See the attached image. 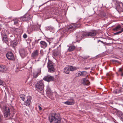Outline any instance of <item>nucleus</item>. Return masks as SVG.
<instances>
[{"label": "nucleus", "instance_id": "c85d7f7f", "mask_svg": "<svg viewBox=\"0 0 123 123\" xmlns=\"http://www.w3.org/2000/svg\"><path fill=\"white\" fill-rule=\"evenodd\" d=\"M123 69L121 68H120L119 69L118 72L120 74H121V76H123V73L122 71Z\"/></svg>", "mask_w": 123, "mask_h": 123}, {"label": "nucleus", "instance_id": "4c0bfd02", "mask_svg": "<svg viewBox=\"0 0 123 123\" xmlns=\"http://www.w3.org/2000/svg\"><path fill=\"white\" fill-rule=\"evenodd\" d=\"M106 16V14L104 12H103L102 14V17H105Z\"/></svg>", "mask_w": 123, "mask_h": 123}, {"label": "nucleus", "instance_id": "bb28decb", "mask_svg": "<svg viewBox=\"0 0 123 123\" xmlns=\"http://www.w3.org/2000/svg\"><path fill=\"white\" fill-rule=\"evenodd\" d=\"M117 114L121 117H123V114L121 111H117Z\"/></svg>", "mask_w": 123, "mask_h": 123}, {"label": "nucleus", "instance_id": "a878e982", "mask_svg": "<svg viewBox=\"0 0 123 123\" xmlns=\"http://www.w3.org/2000/svg\"><path fill=\"white\" fill-rule=\"evenodd\" d=\"M121 92L120 89L119 88L113 91V92L115 94H117L120 93Z\"/></svg>", "mask_w": 123, "mask_h": 123}, {"label": "nucleus", "instance_id": "39448f33", "mask_svg": "<svg viewBox=\"0 0 123 123\" xmlns=\"http://www.w3.org/2000/svg\"><path fill=\"white\" fill-rule=\"evenodd\" d=\"M47 67L48 68V71L49 72L53 73L55 70L54 65L50 61L48 62Z\"/></svg>", "mask_w": 123, "mask_h": 123}, {"label": "nucleus", "instance_id": "aec40b11", "mask_svg": "<svg viewBox=\"0 0 123 123\" xmlns=\"http://www.w3.org/2000/svg\"><path fill=\"white\" fill-rule=\"evenodd\" d=\"M121 28V27L120 25H118L115 28H113L112 29L113 31H118L120 30Z\"/></svg>", "mask_w": 123, "mask_h": 123}, {"label": "nucleus", "instance_id": "6e6d98bb", "mask_svg": "<svg viewBox=\"0 0 123 123\" xmlns=\"http://www.w3.org/2000/svg\"><path fill=\"white\" fill-rule=\"evenodd\" d=\"M15 71H16V72H18V71L16 70Z\"/></svg>", "mask_w": 123, "mask_h": 123}, {"label": "nucleus", "instance_id": "c756f323", "mask_svg": "<svg viewBox=\"0 0 123 123\" xmlns=\"http://www.w3.org/2000/svg\"><path fill=\"white\" fill-rule=\"evenodd\" d=\"M38 73H35L33 74V77L34 78H36L38 75Z\"/></svg>", "mask_w": 123, "mask_h": 123}, {"label": "nucleus", "instance_id": "a18cd8bd", "mask_svg": "<svg viewBox=\"0 0 123 123\" xmlns=\"http://www.w3.org/2000/svg\"><path fill=\"white\" fill-rule=\"evenodd\" d=\"M49 1H48L45 3H43V4H42V5H41L40 6H39V7H40V6H43V5H44L45 4H46V3H47V2H48Z\"/></svg>", "mask_w": 123, "mask_h": 123}, {"label": "nucleus", "instance_id": "2f4dec72", "mask_svg": "<svg viewBox=\"0 0 123 123\" xmlns=\"http://www.w3.org/2000/svg\"><path fill=\"white\" fill-rule=\"evenodd\" d=\"M81 76H84L86 75L87 74V72L86 71H83L81 72Z\"/></svg>", "mask_w": 123, "mask_h": 123}, {"label": "nucleus", "instance_id": "f03ea898", "mask_svg": "<svg viewBox=\"0 0 123 123\" xmlns=\"http://www.w3.org/2000/svg\"><path fill=\"white\" fill-rule=\"evenodd\" d=\"M97 33V31L96 30H91L89 32H85V33L83 34V35L86 37H93L96 36Z\"/></svg>", "mask_w": 123, "mask_h": 123}, {"label": "nucleus", "instance_id": "1a4fd4ad", "mask_svg": "<svg viewBox=\"0 0 123 123\" xmlns=\"http://www.w3.org/2000/svg\"><path fill=\"white\" fill-rule=\"evenodd\" d=\"M4 113L6 117H8L10 114L9 108L8 107H4L3 108Z\"/></svg>", "mask_w": 123, "mask_h": 123}, {"label": "nucleus", "instance_id": "f3484780", "mask_svg": "<svg viewBox=\"0 0 123 123\" xmlns=\"http://www.w3.org/2000/svg\"><path fill=\"white\" fill-rule=\"evenodd\" d=\"M71 101H66L64 103L68 105H74V101L73 99H70Z\"/></svg>", "mask_w": 123, "mask_h": 123}, {"label": "nucleus", "instance_id": "e433bc0d", "mask_svg": "<svg viewBox=\"0 0 123 123\" xmlns=\"http://www.w3.org/2000/svg\"><path fill=\"white\" fill-rule=\"evenodd\" d=\"M36 27V26H31V28H32V30H31V31H32L33 30H35V28Z\"/></svg>", "mask_w": 123, "mask_h": 123}, {"label": "nucleus", "instance_id": "72a5a7b5", "mask_svg": "<svg viewBox=\"0 0 123 123\" xmlns=\"http://www.w3.org/2000/svg\"><path fill=\"white\" fill-rule=\"evenodd\" d=\"M46 28L47 29L49 30H52L53 29V28L52 26H48L46 27Z\"/></svg>", "mask_w": 123, "mask_h": 123}, {"label": "nucleus", "instance_id": "603ef678", "mask_svg": "<svg viewBox=\"0 0 123 123\" xmlns=\"http://www.w3.org/2000/svg\"><path fill=\"white\" fill-rule=\"evenodd\" d=\"M17 69H18V70H20L19 69V67H17Z\"/></svg>", "mask_w": 123, "mask_h": 123}, {"label": "nucleus", "instance_id": "9b49d317", "mask_svg": "<svg viewBox=\"0 0 123 123\" xmlns=\"http://www.w3.org/2000/svg\"><path fill=\"white\" fill-rule=\"evenodd\" d=\"M85 33V32H80L77 33V35L76 36L77 38H78V40H81L84 38V37H86L83 35V34Z\"/></svg>", "mask_w": 123, "mask_h": 123}, {"label": "nucleus", "instance_id": "4be33fe9", "mask_svg": "<svg viewBox=\"0 0 123 123\" xmlns=\"http://www.w3.org/2000/svg\"><path fill=\"white\" fill-rule=\"evenodd\" d=\"M46 92L47 93L50 94L51 93V90L50 88L48 87L46 90Z\"/></svg>", "mask_w": 123, "mask_h": 123}, {"label": "nucleus", "instance_id": "8fccbe9b", "mask_svg": "<svg viewBox=\"0 0 123 123\" xmlns=\"http://www.w3.org/2000/svg\"><path fill=\"white\" fill-rule=\"evenodd\" d=\"M109 74L108 73H107L106 74V75L108 76H109Z\"/></svg>", "mask_w": 123, "mask_h": 123}, {"label": "nucleus", "instance_id": "20e7f679", "mask_svg": "<svg viewBox=\"0 0 123 123\" xmlns=\"http://www.w3.org/2000/svg\"><path fill=\"white\" fill-rule=\"evenodd\" d=\"M116 6L117 10L118 12H123V4L122 2H117Z\"/></svg>", "mask_w": 123, "mask_h": 123}, {"label": "nucleus", "instance_id": "ddd939ff", "mask_svg": "<svg viewBox=\"0 0 123 123\" xmlns=\"http://www.w3.org/2000/svg\"><path fill=\"white\" fill-rule=\"evenodd\" d=\"M2 40L5 43L7 44L8 42L7 38V35L5 33L3 32L2 35Z\"/></svg>", "mask_w": 123, "mask_h": 123}, {"label": "nucleus", "instance_id": "c9c22d12", "mask_svg": "<svg viewBox=\"0 0 123 123\" xmlns=\"http://www.w3.org/2000/svg\"><path fill=\"white\" fill-rule=\"evenodd\" d=\"M111 62H115L116 63L119 62L115 60H111Z\"/></svg>", "mask_w": 123, "mask_h": 123}, {"label": "nucleus", "instance_id": "4468645a", "mask_svg": "<svg viewBox=\"0 0 123 123\" xmlns=\"http://www.w3.org/2000/svg\"><path fill=\"white\" fill-rule=\"evenodd\" d=\"M7 68L5 66L3 65L0 66V71L2 73H5L7 70Z\"/></svg>", "mask_w": 123, "mask_h": 123}, {"label": "nucleus", "instance_id": "a19ab883", "mask_svg": "<svg viewBox=\"0 0 123 123\" xmlns=\"http://www.w3.org/2000/svg\"><path fill=\"white\" fill-rule=\"evenodd\" d=\"M81 72H78V76H81Z\"/></svg>", "mask_w": 123, "mask_h": 123}, {"label": "nucleus", "instance_id": "f8f14e48", "mask_svg": "<svg viewBox=\"0 0 123 123\" xmlns=\"http://www.w3.org/2000/svg\"><path fill=\"white\" fill-rule=\"evenodd\" d=\"M39 55V51L37 50L34 51L31 54V57L34 59L36 58Z\"/></svg>", "mask_w": 123, "mask_h": 123}, {"label": "nucleus", "instance_id": "2eb2a0df", "mask_svg": "<svg viewBox=\"0 0 123 123\" xmlns=\"http://www.w3.org/2000/svg\"><path fill=\"white\" fill-rule=\"evenodd\" d=\"M82 81V84L84 85H89L90 82L86 78H83Z\"/></svg>", "mask_w": 123, "mask_h": 123}, {"label": "nucleus", "instance_id": "393cba45", "mask_svg": "<svg viewBox=\"0 0 123 123\" xmlns=\"http://www.w3.org/2000/svg\"><path fill=\"white\" fill-rule=\"evenodd\" d=\"M11 45H16L17 43L18 42L15 41H11L10 42Z\"/></svg>", "mask_w": 123, "mask_h": 123}, {"label": "nucleus", "instance_id": "423d86ee", "mask_svg": "<svg viewBox=\"0 0 123 123\" xmlns=\"http://www.w3.org/2000/svg\"><path fill=\"white\" fill-rule=\"evenodd\" d=\"M19 52L20 56L22 58H24L28 54L27 50L24 49H20Z\"/></svg>", "mask_w": 123, "mask_h": 123}, {"label": "nucleus", "instance_id": "6ab92c4d", "mask_svg": "<svg viewBox=\"0 0 123 123\" xmlns=\"http://www.w3.org/2000/svg\"><path fill=\"white\" fill-rule=\"evenodd\" d=\"M70 70L68 66L64 68V73L67 74H69V73Z\"/></svg>", "mask_w": 123, "mask_h": 123}, {"label": "nucleus", "instance_id": "ea45409f", "mask_svg": "<svg viewBox=\"0 0 123 123\" xmlns=\"http://www.w3.org/2000/svg\"><path fill=\"white\" fill-rule=\"evenodd\" d=\"M3 84V81L0 79V85H2Z\"/></svg>", "mask_w": 123, "mask_h": 123}, {"label": "nucleus", "instance_id": "412c9836", "mask_svg": "<svg viewBox=\"0 0 123 123\" xmlns=\"http://www.w3.org/2000/svg\"><path fill=\"white\" fill-rule=\"evenodd\" d=\"M75 47L74 46H71L69 47L68 50L69 51L71 52L73 51L75 49Z\"/></svg>", "mask_w": 123, "mask_h": 123}, {"label": "nucleus", "instance_id": "b1692460", "mask_svg": "<svg viewBox=\"0 0 123 123\" xmlns=\"http://www.w3.org/2000/svg\"><path fill=\"white\" fill-rule=\"evenodd\" d=\"M21 20H22L23 21H25L27 20L28 18L26 16H24L20 18Z\"/></svg>", "mask_w": 123, "mask_h": 123}, {"label": "nucleus", "instance_id": "f704fd0d", "mask_svg": "<svg viewBox=\"0 0 123 123\" xmlns=\"http://www.w3.org/2000/svg\"><path fill=\"white\" fill-rule=\"evenodd\" d=\"M99 41H100L102 43H103V44H105V45H108L109 44V43H106V42H104L103 41H100V40H99Z\"/></svg>", "mask_w": 123, "mask_h": 123}, {"label": "nucleus", "instance_id": "de8ad7c7", "mask_svg": "<svg viewBox=\"0 0 123 123\" xmlns=\"http://www.w3.org/2000/svg\"><path fill=\"white\" fill-rule=\"evenodd\" d=\"M38 107L39 109L40 110H42V108L40 106H39Z\"/></svg>", "mask_w": 123, "mask_h": 123}, {"label": "nucleus", "instance_id": "6e6552de", "mask_svg": "<svg viewBox=\"0 0 123 123\" xmlns=\"http://www.w3.org/2000/svg\"><path fill=\"white\" fill-rule=\"evenodd\" d=\"M25 99L26 101L24 102V104L26 106H28L30 104L31 97L30 96H28L25 98Z\"/></svg>", "mask_w": 123, "mask_h": 123}, {"label": "nucleus", "instance_id": "4d7b16f0", "mask_svg": "<svg viewBox=\"0 0 123 123\" xmlns=\"http://www.w3.org/2000/svg\"><path fill=\"white\" fill-rule=\"evenodd\" d=\"M109 77V79H110V78H109V77Z\"/></svg>", "mask_w": 123, "mask_h": 123}, {"label": "nucleus", "instance_id": "7c9ffc66", "mask_svg": "<svg viewBox=\"0 0 123 123\" xmlns=\"http://www.w3.org/2000/svg\"><path fill=\"white\" fill-rule=\"evenodd\" d=\"M123 31V28L121 30V31H119L118 32H117L115 33H114V35H117L118 34L120 33H122Z\"/></svg>", "mask_w": 123, "mask_h": 123}, {"label": "nucleus", "instance_id": "473e14b6", "mask_svg": "<svg viewBox=\"0 0 123 123\" xmlns=\"http://www.w3.org/2000/svg\"><path fill=\"white\" fill-rule=\"evenodd\" d=\"M20 97L21 98V99L23 101H24L25 100V95H21L20 96Z\"/></svg>", "mask_w": 123, "mask_h": 123}, {"label": "nucleus", "instance_id": "cd10ccee", "mask_svg": "<svg viewBox=\"0 0 123 123\" xmlns=\"http://www.w3.org/2000/svg\"><path fill=\"white\" fill-rule=\"evenodd\" d=\"M14 21V24L16 25H18V21L17 19H13Z\"/></svg>", "mask_w": 123, "mask_h": 123}, {"label": "nucleus", "instance_id": "0eeeda50", "mask_svg": "<svg viewBox=\"0 0 123 123\" xmlns=\"http://www.w3.org/2000/svg\"><path fill=\"white\" fill-rule=\"evenodd\" d=\"M6 57L9 60H15L14 56L12 53L11 52H9L6 54Z\"/></svg>", "mask_w": 123, "mask_h": 123}, {"label": "nucleus", "instance_id": "5fc2aeb1", "mask_svg": "<svg viewBox=\"0 0 123 123\" xmlns=\"http://www.w3.org/2000/svg\"><path fill=\"white\" fill-rule=\"evenodd\" d=\"M50 49H51V48H49V50H50Z\"/></svg>", "mask_w": 123, "mask_h": 123}, {"label": "nucleus", "instance_id": "7ed1b4c3", "mask_svg": "<svg viewBox=\"0 0 123 123\" xmlns=\"http://www.w3.org/2000/svg\"><path fill=\"white\" fill-rule=\"evenodd\" d=\"M44 86L42 80L38 81L36 84V89L38 92L42 91L43 89Z\"/></svg>", "mask_w": 123, "mask_h": 123}, {"label": "nucleus", "instance_id": "3c124183", "mask_svg": "<svg viewBox=\"0 0 123 123\" xmlns=\"http://www.w3.org/2000/svg\"><path fill=\"white\" fill-rule=\"evenodd\" d=\"M39 40H40V39H38L37 40V41L36 42H37V43L38 42Z\"/></svg>", "mask_w": 123, "mask_h": 123}, {"label": "nucleus", "instance_id": "9d476101", "mask_svg": "<svg viewBox=\"0 0 123 123\" xmlns=\"http://www.w3.org/2000/svg\"><path fill=\"white\" fill-rule=\"evenodd\" d=\"M54 78L53 77L49 75L45 76L43 78V79L48 82L50 81H53L54 80Z\"/></svg>", "mask_w": 123, "mask_h": 123}, {"label": "nucleus", "instance_id": "c03bdc74", "mask_svg": "<svg viewBox=\"0 0 123 123\" xmlns=\"http://www.w3.org/2000/svg\"><path fill=\"white\" fill-rule=\"evenodd\" d=\"M36 41H37V40H35V41H34V42L32 43V45H35V44L36 43Z\"/></svg>", "mask_w": 123, "mask_h": 123}, {"label": "nucleus", "instance_id": "09e8293b", "mask_svg": "<svg viewBox=\"0 0 123 123\" xmlns=\"http://www.w3.org/2000/svg\"><path fill=\"white\" fill-rule=\"evenodd\" d=\"M42 62L43 63V66H44V65H45V61H43Z\"/></svg>", "mask_w": 123, "mask_h": 123}, {"label": "nucleus", "instance_id": "f257e3e1", "mask_svg": "<svg viewBox=\"0 0 123 123\" xmlns=\"http://www.w3.org/2000/svg\"><path fill=\"white\" fill-rule=\"evenodd\" d=\"M49 120L51 123H60L61 122L60 115L56 113L52 114L49 116Z\"/></svg>", "mask_w": 123, "mask_h": 123}, {"label": "nucleus", "instance_id": "79ce46f5", "mask_svg": "<svg viewBox=\"0 0 123 123\" xmlns=\"http://www.w3.org/2000/svg\"><path fill=\"white\" fill-rule=\"evenodd\" d=\"M89 57V56H86L83 57V58L84 59H87Z\"/></svg>", "mask_w": 123, "mask_h": 123}, {"label": "nucleus", "instance_id": "dca6fc26", "mask_svg": "<svg viewBox=\"0 0 123 123\" xmlns=\"http://www.w3.org/2000/svg\"><path fill=\"white\" fill-rule=\"evenodd\" d=\"M41 47L43 48H46L47 46V43L44 41H41L40 42Z\"/></svg>", "mask_w": 123, "mask_h": 123}, {"label": "nucleus", "instance_id": "58836bf2", "mask_svg": "<svg viewBox=\"0 0 123 123\" xmlns=\"http://www.w3.org/2000/svg\"><path fill=\"white\" fill-rule=\"evenodd\" d=\"M27 36L26 34H24L23 35V37L25 38H27Z\"/></svg>", "mask_w": 123, "mask_h": 123}, {"label": "nucleus", "instance_id": "49530a36", "mask_svg": "<svg viewBox=\"0 0 123 123\" xmlns=\"http://www.w3.org/2000/svg\"><path fill=\"white\" fill-rule=\"evenodd\" d=\"M90 68H87L86 67V68H84V69L86 70L88 69H89Z\"/></svg>", "mask_w": 123, "mask_h": 123}, {"label": "nucleus", "instance_id": "37998d69", "mask_svg": "<svg viewBox=\"0 0 123 123\" xmlns=\"http://www.w3.org/2000/svg\"><path fill=\"white\" fill-rule=\"evenodd\" d=\"M60 51H57L56 52V55H58L60 54Z\"/></svg>", "mask_w": 123, "mask_h": 123}, {"label": "nucleus", "instance_id": "a211bd4d", "mask_svg": "<svg viewBox=\"0 0 123 123\" xmlns=\"http://www.w3.org/2000/svg\"><path fill=\"white\" fill-rule=\"evenodd\" d=\"M76 26L75 25H73L72 26H69L68 28V31H72L76 29Z\"/></svg>", "mask_w": 123, "mask_h": 123}, {"label": "nucleus", "instance_id": "864d4df0", "mask_svg": "<svg viewBox=\"0 0 123 123\" xmlns=\"http://www.w3.org/2000/svg\"><path fill=\"white\" fill-rule=\"evenodd\" d=\"M1 25L0 24V28H1Z\"/></svg>", "mask_w": 123, "mask_h": 123}, {"label": "nucleus", "instance_id": "5701e85b", "mask_svg": "<svg viewBox=\"0 0 123 123\" xmlns=\"http://www.w3.org/2000/svg\"><path fill=\"white\" fill-rule=\"evenodd\" d=\"M68 67H69L70 70L71 71L75 70L77 69L75 67H73L70 66H69Z\"/></svg>", "mask_w": 123, "mask_h": 123}]
</instances>
